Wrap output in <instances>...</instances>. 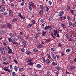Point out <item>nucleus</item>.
I'll return each mask as SVG.
<instances>
[{"label":"nucleus","instance_id":"1","mask_svg":"<svg viewBox=\"0 0 76 76\" xmlns=\"http://www.w3.org/2000/svg\"><path fill=\"white\" fill-rule=\"evenodd\" d=\"M9 13L10 16V17H13V12L12 10H10L9 11Z\"/></svg>","mask_w":76,"mask_h":76},{"label":"nucleus","instance_id":"2","mask_svg":"<svg viewBox=\"0 0 76 76\" xmlns=\"http://www.w3.org/2000/svg\"><path fill=\"white\" fill-rule=\"evenodd\" d=\"M44 43L42 42L41 44H39L37 46V48L39 49V48H41L43 47L44 45Z\"/></svg>","mask_w":76,"mask_h":76},{"label":"nucleus","instance_id":"3","mask_svg":"<svg viewBox=\"0 0 76 76\" xmlns=\"http://www.w3.org/2000/svg\"><path fill=\"white\" fill-rule=\"evenodd\" d=\"M17 34L15 33H13V34L10 33L9 34V35L11 37H16Z\"/></svg>","mask_w":76,"mask_h":76},{"label":"nucleus","instance_id":"4","mask_svg":"<svg viewBox=\"0 0 76 76\" xmlns=\"http://www.w3.org/2000/svg\"><path fill=\"white\" fill-rule=\"evenodd\" d=\"M50 27V26H48L46 27H45L44 28V30L46 31V32H48V30H49Z\"/></svg>","mask_w":76,"mask_h":76},{"label":"nucleus","instance_id":"5","mask_svg":"<svg viewBox=\"0 0 76 76\" xmlns=\"http://www.w3.org/2000/svg\"><path fill=\"white\" fill-rule=\"evenodd\" d=\"M7 23V27H8V28H9V29H12V25H11V24L9 23Z\"/></svg>","mask_w":76,"mask_h":76},{"label":"nucleus","instance_id":"6","mask_svg":"<svg viewBox=\"0 0 76 76\" xmlns=\"http://www.w3.org/2000/svg\"><path fill=\"white\" fill-rule=\"evenodd\" d=\"M64 14V11L63 10H61L59 13L58 16H61Z\"/></svg>","mask_w":76,"mask_h":76},{"label":"nucleus","instance_id":"7","mask_svg":"<svg viewBox=\"0 0 76 76\" xmlns=\"http://www.w3.org/2000/svg\"><path fill=\"white\" fill-rule=\"evenodd\" d=\"M22 44L24 45L23 48H25L26 47V42L25 40H24L22 42Z\"/></svg>","mask_w":76,"mask_h":76},{"label":"nucleus","instance_id":"8","mask_svg":"<svg viewBox=\"0 0 76 76\" xmlns=\"http://www.w3.org/2000/svg\"><path fill=\"white\" fill-rule=\"evenodd\" d=\"M7 50V48L5 47H2L0 48V51H5Z\"/></svg>","mask_w":76,"mask_h":76},{"label":"nucleus","instance_id":"9","mask_svg":"<svg viewBox=\"0 0 76 76\" xmlns=\"http://www.w3.org/2000/svg\"><path fill=\"white\" fill-rule=\"evenodd\" d=\"M33 26V24L31 23H29L27 25V28H31Z\"/></svg>","mask_w":76,"mask_h":76},{"label":"nucleus","instance_id":"10","mask_svg":"<svg viewBox=\"0 0 76 76\" xmlns=\"http://www.w3.org/2000/svg\"><path fill=\"white\" fill-rule=\"evenodd\" d=\"M40 9L42 10H41L42 11H44V10H45V7L43 6V5H40Z\"/></svg>","mask_w":76,"mask_h":76},{"label":"nucleus","instance_id":"11","mask_svg":"<svg viewBox=\"0 0 76 76\" xmlns=\"http://www.w3.org/2000/svg\"><path fill=\"white\" fill-rule=\"evenodd\" d=\"M6 10V7H3L1 8L0 10L1 12H4Z\"/></svg>","mask_w":76,"mask_h":76},{"label":"nucleus","instance_id":"12","mask_svg":"<svg viewBox=\"0 0 76 76\" xmlns=\"http://www.w3.org/2000/svg\"><path fill=\"white\" fill-rule=\"evenodd\" d=\"M31 24H33V25H34L35 24H36V21L35 20H31Z\"/></svg>","mask_w":76,"mask_h":76},{"label":"nucleus","instance_id":"13","mask_svg":"<svg viewBox=\"0 0 76 76\" xmlns=\"http://www.w3.org/2000/svg\"><path fill=\"white\" fill-rule=\"evenodd\" d=\"M61 26L63 27V28H64V29H66V26L65 24L64 23H61Z\"/></svg>","mask_w":76,"mask_h":76},{"label":"nucleus","instance_id":"14","mask_svg":"<svg viewBox=\"0 0 76 76\" xmlns=\"http://www.w3.org/2000/svg\"><path fill=\"white\" fill-rule=\"evenodd\" d=\"M46 62L47 64H50V61L49 58H47L46 59Z\"/></svg>","mask_w":76,"mask_h":76},{"label":"nucleus","instance_id":"15","mask_svg":"<svg viewBox=\"0 0 76 76\" xmlns=\"http://www.w3.org/2000/svg\"><path fill=\"white\" fill-rule=\"evenodd\" d=\"M38 51V49L37 48H34L33 49V51L34 52H37Z\"/></svg>","mask_w":76,"mask_h":76},{"label":"nucleus","instance_id":"16","mask_svg":"<svg viewBox=\"0 0 76 76\" xmlns=\"http://www.w3.org/2000/svg\"><path fill=\"white\" fill-rule=\"evenodd\" d=\"M39 14L40 15V16H42L43 15V11H42L41 10H40L39 12Z\"/></svg>","mask_w":76,"mask_h":76},{"label":"nucleus","instance_id":"17","mask_svg":"<svg viewBox=\"0 0 76 76\" xmlns=\"http://www.w3.org/2000/svg\"><path fill=\"white\" fill-rule=\"evenodd\" d=\"M47 32L46 31H43L42 32V35L43 37H44L45 36V35L46 34V33H47Z\"/></svg>","mask_w":76,"mask_h":76},{"label":"nucleus","instance_id":"18","mask_svg":"<svg viewBox=\"0 0 76 76\" xmlns=\"http://www.w3.org/2000/svg\"><path fill=\"white\" fill-rule=\"evenodd\" d=\"M68 39V41H71V42H73V39L71 37H69Z\"/></svg>","mask_w":76,"mask_h":76},{"label":"nucleus","instance_id":"19","mask_svg":"<svg viewBox=\"0 0 76 76\" xmlns=\"http://www.w3.org/2000/svg\"><path fill=\"white\" fill-rule=\"evenodd\" d=\"M75 67L74 66H71L69 67V69L71 70H72L73 69H74Z\"/></svg>","mask_w":76,"mask_h":76},{"label":"nucleus","instance_id":"20","mask_svg":"<svg viewBox=\"0 0 76 76\" xmlns=\"http://www.w3.org/2000/svg\"><path fill=\"white\" fill-rule=\"evenodd\" d=\"M3 69L4 70H5V71H6V72H10V70L7 69L5 67Z\"/></svg>","mask_w":76,"mask_h":76},{"label":"nucleus","instance_id":"21","mask_svg":"<svg viewBox=\"0 0 76 76\" xmlns=\"http://www.w3.org/2000/svg\"><path fill=\"white\" fill-rule=\"evenodd\" d=\"M5 3H6V2H5L4 0H1V4H2V5H4Z\"/></svg>","mask_w":76,"mask_h":76},{"label":"nucleus","instance_id":"22","mask_svg":"<svg viewBox=\"0 0 76 76\" xmlns=\"http://www.w3.org/2000/svg\"><path fill=\"white\" fill-rule=\"evenodd\" d=\"M36 66L38 69H41V65L39 64H38L36 65Z\"/></svg>","mask_w":76,"mask_h":76},{"label":"nucleus","instance_id":"23","mask_svg":"<svg viewBox=\"0 0 76 76\" xmlns=\"http://www.w3.org/2000/svg\"><path fill=\"white\" fill-rule=\"evenodd\" d=\"M25 69V68H20L19 69V72H22L23 70L24 71Z\"/></svg>","mask_w":76,"mask_h":76},{"label":"nucleus","instance_id":"24","mask_svg":"<svg viewBox=\"0 0 76 76\" xmlns=\"http://www.w3.org/2000/svg\"><path fill=\"white\" fill-rule=\"evenodd\" d=\"M18 18H13L12 20V22H16V21H18Z\"/></svg>","mask_w":76,"mask_h":76},{"label":"nucleus","instance_id":"25","mask_svg":"<svg viewBox=\"0 0 76 76\" xmlns=\"http://www.w3.org/2000/svg\"><path fill=\"white\" fill-rule=\"evenodd\" d=\"M14 70L15 71H18V67L17 66H15L14 67Z\"/></svg>","mask_w":76,"mask_h":76},{"label":"nucleus","instance_id":"26","mask_svg":"<svg viewBox=\"0 0 76 76\" xmlns=\"http://www.w3.org/2000/svg\"><path fill=\"white\" fill-rule=\"evenodd\" d=\"M26 54L27 55L29 56V55H30L31 54V52L29 51H27L26 52Z\"/></svg>","mask_w":76,"mask_h":76},{"label":"nucleus","instance_id":"27","mask_svg":"<svg viewBox=\"0 0 76 76\" xmlns=\"http://www.w3.org/2000/svg\"><path fill=\"white\" fill-rule=\"evenodd\" d=\"M2 14L3 15L6 16V15H8V12H4L2 13Z\"/></svg>","mask_w":76,"mask_h":76},{"label":"nucleus","instance_id":"28","mask_svg":"<svg viewBox=\"0 0 76 76\" xmlns=\"http://www.w3.org/2000/svg\"><path fill=\"white\" fill-rule=\"evenodd\" d=\"M10 5V6L11 8H13V7L15 6V5L13 3H11Z\"/></svg>","mask_w":76,"mask_h":76},{"label":"nucleus","instance_id":"29","mask_svg":"<svg viewBox=\"0 0 76 76\" xmlns=\"http://www.w3.org/2000/svg\"><path fill=\"white\" fill-rule=\"evenodd\" d=\"M37 32H38V34H40V32H39V31H40V29L38 28H37Z\"/></svg>","mask_w":76,"mask_h":76},{"label":"nucleus","instance_id":"30","mask_svg":"<svg viewBox=\"0 0 76 76\" xmlns=\"http://www.w3.org/2000/svg\"><path fill=\"white\" fill-rule=\"evenodd\" d=\"M12 44H16V46H18V42H12Z\"/></svg>","mask_w":76,"mask_h":76},{"label":"nucleus","instance_id":"31","mask_svg":"<svg viewBox=\"0 0 76 76\" xmlns=\"http://www.w3.org/2000/svg\"><path fill=\"white\" fill-rule=\"evenodd\" d=\"M29 5H30V6H31V7H33V5H34V3L32 2H30L29 3Z\"/></svg>","mask_w":76,"mask_h":76},{"label":"nucleus","instance_id":"32","mask_svg":"<svg viewBox=\"0 0 76 76\" xmlns=\"http://www.w3.org/2000/svg\"><path fill=\"white\" fill-rule=\"evenodd\" d=\"M52 57L53 58V59H56V55L54 54H53L52 55Z\"/></svg>","mask_w":76,"mask_h":76},{"label":"nucleus","instance_id":"33","mask_svg":"<svg viewBox=\"0 0 76 76\" xmlns=\"http://www.w3.org/2000/svg\"><path fill=\"white\" fill-rule=\"evenodd\" d=\"M52 65H53V66H56L57 65V64L55 62H52Z\"/></svg>","mask_w":76,"mask_h":76},{"label":"nucleus","instance_id":"34","mask_svg":"<svg viewBox=\"0 0 76 76\" xmlns=\"http://www.w3.org/2000/svg\"><path fill=\"white\" fill-rule=\"evenodd\" d=\"M8 41L10 42H12L13 41H12V39L11 38H8Z\"/></svg>","mask_w":76,"mask_h":76},{"label":"nucleus","instance_id":"35","mask_svg":"<svg viewBox=\"0 0 76 76\" xmlns=\"http://www.w3.org/2000/svg\"><path fill=\"white\" fill-rule=\"evenodd\" d=\"M12 75L13 76H15L16 75V73H15V72H12Z\"/></svg>","mask_w":76,"mask_h":76},{"label":"nucleus","instance_id":"36","mask_svg":"<svg viewBox=\"0 0 76 76\" xmlns=\"http://www.w3.org/2000/svg\"><path fill=\"white\" fill-rule=\"evenodd\" d=\"M70 51V48L67 49L66 50V53H69Z\"/></svg>","mask_w":76,"mask_h":76},{"label":"nucleus","instance_id":"37","mask_svg":"<svg viewBox=\"0 0 76 76\" xmlns=\"http://www.w3.org/2000/svg\"><path fill=\"white\" fill-rule=\"evenodd\" d=\"M50 50H51V51H52V52H54V51H55L56 49L54 48H51L50 49Z\"/></svg>","mask_w":76,"mask_h":76},{"label":"nucleus","instance_id":"38","mask_svg":"<svg viewBox=\"0 0 76 76\" xmlns=\"http://www.w3.org/2000/svg\"><path fill=\"white\" fill-rule=\"evenodd\" d=\"M65 36H66V38L67 39H68L69 37H69V34H66L65 35Z\"/></svg>","mask_w":76,"mask_h":76},{"label":"nucleus","instance_id":"39","mask_svg":"<svg viewBox=\"0 0 76 76\" xmlns=\"http://www.w3.org/2000/svg\"><path fill=\"white\" fill-rule=\"evenodd\" d=\"M13 61L14 63H15V64H18V61L15 59H14Z\"/></svg>","mask_w":76,"mask_h":76},{"label":"nucleus","instance_id":"40","mask_svg":"<svg viewBox=\"0 0 76 76\" xmlns=\"http://www.w3.org/2000/svg\"><path fill=\"white\" fill-rule=\"evenodd\" d=\"M46 41L45 42L46 43H48V42H50V40L49 39H47V40H45Z\"/></svg>","mask_w":76,"mask_h":76},{"label":"nucleus","instance_id":"41","mask_svg":"<svg viewBox=\"0 0 76 76\" xmlns=\"http://www.w3.org/2000/svg\"><path fill=\"white\" fill-rule=\"evenodd\" d=\"M17 38L18 39H21V36L20 35H18L17 36Z\"/></svg>","mask_w":76,"mask_h":76},{"label":"nucleus","instance_id":"42","mask_svg":"<svg viewBox=\"0 0 76 76\" xmlns=\"http://www.w3.org/2000/svg\"><path fill=\"white\" fill-rule=\"evenodd\" d=\"M7 48L8 49V50H10V51H11V52H12V50L10 49V48L9 46H8L7 47Z\"/></svg>","mask_w":76,"mask_h":76},{"label":"nucleus","instance_id":"43","mask_svg":"<svg viewBox=\"0 0 76 76\" xmlns=\"http://www.w3.org/2000/svg\"><path fill=\"white\" fill-rule=\"evenodd\" d=\"M51 36H52V37L54 39H56L55 37L54 36V34L53 33L51 34Z\"/></svg>","mask_w":76,"mask_h":76},{"label":"nucleus","instance_id":"44","mask_svg":"<svg viewBox=\"0 0 76 76\" xmlns=\"http://www.w3.org/2000/svg\"><path fill=\"white\" fill-rule=\"evenodd\" d=\"M54 34H58V33H57V31L56 29L54 30Z\"/></svg>","mask_w":76,"mask_h":76},{"label":"nucleus","instance_id":"45","mask_svg":"<svg viewBox=\"0 0 76 76\" xmlns=\"http://www.w3.org/2000/svg\"><path fill=\"white\" fill-rule=\"evenodd\" d=\"M14 41H18L19 40H18V39L17 38L15 37L14 38Z\"/></svg>","mask_w":76,"mask_h":76},{"label":"nucleus","instance_id":"46","mask_svg":"<svg viewBox=\"0 0 76 76\" xmlns=\"http://www.w3.org/2000/svg\"><path fill=\"white\" fill-rule=\"evenodd\" d=\"M28 65H30V66H31V65H32L33 64H34V63L32 62H30V63H28Z\"/></svg>","mask_w":76,"mask_h":76},{"label":"nucleus","instance_id":"47","mask_svg":"<svg viewBox=\"0 0 76 76\" xmlns=\"http://www.w3.org/2000/svg\"><path fill=\"white\" fill-rule=\"evenodd\" d=\"M25 4V1H23L21 3V6H24V4Z\"/></svg>","mask_w":76,"mask_h":76},{"label":"nucleus","instance_id":"48","mask_svg":"<svg viewBox=\"0 0 76 76\" xmlns=\"http://www.w3.org/2000/svg\"><path fill=\"white\" fill-rule=\"evenodd\" d=\"M21 51L22 52H25V49L24 48H22L21 49Z\"/></svg>","mask_w":76,"mask_h":76},{"label":"nucleus","instance_id":"49","mask_svg":"<svg viewBox=\"0 0 76 76\" xmlns=\"http://www.w3.org/2000/svg\"><path fill=\"white\" fill-rule=\"evenodd\" d=\"M1 32H3V33H4V34H6V30H2V31H1Z\"/></svg>","mask_w":76,"mask_h":76},{"label":"nucleus","instance_id":"50","mask_svg":"<svg viewBox=\"0 0 76 76\" xmlns=\"http://www.w3.org/2000/svg\"><path fill=\"white\" fill-rule=\"evenodd\" d=\"M48 3L49 5H51L52 4V2L51 1H49L48 2Z\"/></svg>","mask_w":76,"mask_h":76},{"label":"nucleus","instance_id":"51","mask_svg":"<svg viewBox=\"0 0 76 76\" xmlns=\"http://www.w3.org/2000/svg\"><path fill=\"white\" fill-rule=\"evenodd\" d=\"M51 74V72L50 71H48L47 73V75L48 76H49Z\"/></svg>","mask_w":76,"mask_h":76},{"label":"nucleus","instance_id":"52","mask_svg":"<svg viewBox=\"0 0 76 76\" xmlns=\"http://www.w3.org/2000/svg\"><path fill=\"white\" fill-rule=\"evenodd\" d=\"M28 8L31 11H32V7H31V6H28Z\"/></svg>","mask_w":76,"mask_h":76},{"label":"nucleus","instance_id":"53","mask_svg":"<svg viewBox=\"0 0 76 76\" xmlns=\"http://www.w3.org/2000/svg\"><path fill=\"white\" fill-rule=\"evenodd\" d=\"M58 45L59 47H62V45L61 44V43H58Z\"/></svg>","mask_w":76,"mask_h":76},{"label":"nucleus","instance_id":"54","mask_svg":"<svg viewBox=\"0 0 76 76\" xmlns=\"http://www.w3.org/2000/svg\"><path fill=\"white\" fill-rule=\"evenodd\" d=\"M40 21L42 23H44V19H41L40 20Z\"/></svg>","mask_w":76,"mask_h":76},{"label":"nucleus","instance_id":"55","mask_svg":"<svg viewBox=\"0 0 76 76\" xmlns=\"http://www.w3.org/2000/svg\"><path fill=\"white\" fill-rule=\"evenodd\" d=\"M29 60H31V61H30V62H31V61H32V60H33V58H28Z\"/></svg>","mask_w":76,"mask_h":76},{"label":"nucleus","instance_id":"56","mask_svg":"<svg viewBox=\"0 0 76 76\" xmlns=\"http://www.w3.org/2000/svg\"><path fill=\"white\" fill-rule=\"evenodd\" d=\"M1 54H3V55H5V51H2L1 52Z\"/></svg>","mask_w":76,"mask_h":76},{"label":"nucleus","instance_id":"57","mask_svg":"<svg viewBox=\"0 0 76 76\" xmlns=\"http://www.w3.org/2000/svg\"><path fill=\"white\" fill-rule=\"evenodd\" d=\"M46 10L47 12H48L49 10V8L46 7Z\"/></svg>","mask_w":76,"mask_h":76},{"label":"nucleus","instance_id":"58","mask_svg":"<svg viewBox=\"0 0 76 76\" xmlns=\"http://www.w3.org/2000/svg\"><path fill=\"white\" fill-rule=\"evenodd\" d=\"M72 15L74 16H75V15H76V12H74L72 13Z\"/></svg>","mask_w":76,"mask_h":76},{"label":"nucleus","instance_id":"59","mask_svg":"<svg viewBox=\"0 0 76 76\" xmlns=\"http://www.w3.org/2000/svg\"><path fill=\"white\" fill-rule=\"evenodd\" d=\"M72 26H73V27L74 28H76V24H72Z\"/></svg>","mask_w":76,"mask_h":76},{"label":"nucleus","instance_id":"60","mask_svg":"<svg viewBox=\"0 0 76 76\" xmlns=\"http://www.w3.org/2000/svg\"><path fill=\"white\" fill-rule=\"evenodd\" d=\"M70 7L69 6H67V7H66V9L67 10H70Z\"/></svg>","mask_w":76,"mask_h":76},{"label":"nucleus","instance_id":"61","mask_svg":"<svg viewBox=\"0 0 76 76\" xmlns=\"http://www.w3.org/2000/svg\"><path fill=\"white\" fill-rule=\"evenodd\" d=\"M69 26H72V23L70 22H69Z\"/></svg>","mask_w":76,"mask_h":76},{"label":"nucleus","instance_id":"62","mask_svg":"<svg viewBox=\"0 0 76 76\" xmlns=\"http://www.w3.org/2000/svg\"><path fill=\"white\" fill-rule=\"evenodd\" d=\"M36 9H37V7H36V6H35L33 7V10H36Z\"/></svg>","mask_w":76,"mask_h":76},{"label":"nucleus","instance_id":"63","mask_svg":"<svg viewBox=\"0 0 76 76\" xmlns=\"http://www.w3.org/2000/svg\"><path fill=\"white\" fill-rule=\"evenodd\" d=\"M61 54L62 56H64V55H65V54H64V53L63 52H62L61 53Z\"/></svg>","mask_w":76,"mask_h":76},{"label":"nucleus","instance_id":"64","mask_svg":"<svg viewBox=\"0 0 76 76\" xmlns=\"http://www.w3.org/2000/svg\"><path fill=\"white\" fill-rule=\"evenodd\" d=\"M2 59L3 61H4L6 60V58L5 57H3Z\"/></svg>","mask_w":76,"mask_h":76}]
</instances>
